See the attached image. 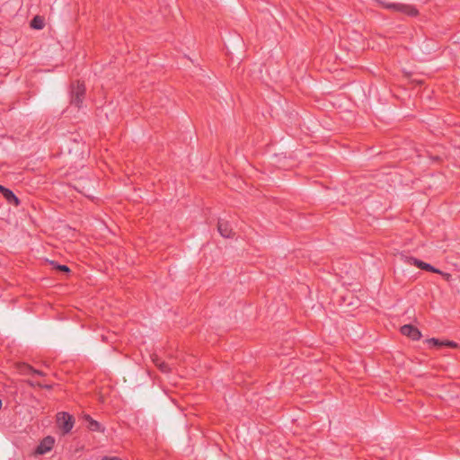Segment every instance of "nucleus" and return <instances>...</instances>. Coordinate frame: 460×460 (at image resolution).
Instances as JSON below:
<instances>
[{"instance_id": "1", "label": "nucleus", "mask_w": 460, "mask_h": 460, "mask_svg": "<svg viewBox=\"0 0 460 460\" xmlns=\"http://www.w3.org/2000/svg\"><path fill=\"white\" fill-rule=\"evenodd\" d=\"M85 94V86L83 83L77 81L71 86V103L76 107H81Z\"/></svg>"}, {"instance_id": "2", "label": "nucleus", "mask_w": 460, "mask_h": 460, "mask_svg": "<svg viewBox=\"0 0 460 460\" xmlns=\"http://www.w3.org/2000/svg\"><path fill=\"white\" fill-rule=\"evenodd\" d=\"M57 423L59 429H62L64 434L69 433L74 427V418L67 412H59L57 415Z\"/></svg>"}, {"instance_id": "3", "label": "nucleus", "mask_w": 460, "mask_h": 460, "mask_svg": "<svg viewBox=\"0 0 460 460\" xmlns=\"http://www.w3.org/2000/svg\"><path fill=\"white\" fill-rule=\"evenodd\" d=\"M386 8L404 13L408 16H415L418 14L417 9L410 4L392 3L385 5Z\"/></svg>"}, {"instance_id": "4", "label": "nucleus", "mask_w": 460, "mask_h": 460, "mask_svg": "<svg viewBox=\"0 0 460 460\" xmlns=\"http://www.w3.org/2000/svg\"><path fill=\"white\" fill-rule=\"evenodd\" d=\"M401 332L404 336L411 338L412 341H419L421 337V332L411 324H405L401 327Z\"/></svg>"}, {"instance_id": "5", "label": "nucleus", "mask_w": 460, "mask_h": 460, "mask_svg": "<svg viewBox=\"0 0 460 460\" xmlns=\"http://www.w3.org/2000/svg\"><path fill=\"white\" fill-rule=\"evenodd\" d=\"M55 443L54 438L48 436L45 438L42 439V441L40 443V445L36 448V453L39 455H44L48 452H49Z\"/></svg>"}, {"instance_id": "6", "label": "nucleus", "mask_w": 460, "mask_h": 460, "mask_svg": "<svg viewBox=\"0 0 460 460\" xmlns=\"http://www.w3.org/2000/svg\"><path fill=\"white\" fill-rule=\"evenodd\" d=\"M408 262L410 264H412V265L418 267L419 269H421V270H424L427 271H430V272L442 274V272L439 270L434 268L432 265L426 263V262H424L420 260H418L416 258H413V257L408 258Z\"/></svg>"}, {"instance_id": "7", "label": "nucleus", "mask_w": 460, "mask_h": 460, "mask_svg": "<svg viewBox=\"0 0 460 460\" xmlns=\"http://www.w3.org/2000/svg\"><path fill=\"white\" fill-rule=\"evenodd\" d=\"M217 230L221 236H223L224 238H231L234 235L233 229L229 222L224 219L218 220Z\"/></svg>"}, {"instance_id": "8", "label": "nucleus", "mask_w": 460, "mask_h": 460, "mask_svg": "<svg viewBox=\"0 0 460 460\" xmlns=\"http://www.w3.org/2000/svg\"><path fill=\"white\" fill-rule=\"evenodd\" d=\"M0 193L4 196V198L6 199L8 203L13 204L15 206H18L20 204L19 199L10 189L0 185Z\"/></svg>"}, {"instance_id": "9", "label": "nucleus", "mask_w": 460, "mask_h": 460, "mask_svg": "<svg viewBox=\"0 0 460 460\" xmlns=\"http://www.w3.org/2000/svg\"><path fill=\"white\" fill-rule=\"evenodd\" d=\"M84 419L87 429L91 431L104 432V428L90 415H84Z\"/></svg>"}, {"instance_id": "10", "label": "nucleus", "mask_w": 460, "mask_h": 460, "mask_svg": "<svg viewBox=\"0 0 460 460\" xmlns=\"http://www.w3.org/2000/svg\"><path fill=\"white\" fill-rule=\"evenodd\" d=\"M152 360L154 364L163 372V373H169L172 371V367L162 360L157 355L152 356Z\"/></svg>"}, {"instance_id": "11", "label": "nucleus", "mask_w": 460, "mask_h": 460, "mask_svg": "<svg viewBox=\"0 0 460 460\" xmlns=\"http://www.w3.org/2000/svg\"><path fill=\"white\" fill-rule=\"evenodd\" d=\"M20 370L24 375H31H31H38V376H45V374L42 371L35 369L31 366L27 365V364H23L20 367Z\"/></svg>"}, {"instance_id": "12", "label": "nucleus", "mask_w": 460, "mask_h": 460, "mask_svg": "<svg viewBox=\"0 0 460 460\" xmlns=\"http://www.w3.org/2000/svg\"><path fill=\"white\" fill-rule=\"evenodd\" d=\"M31 27L36 30H41L44 27V20L40 16H35L31 22Z\"/></svg>"}, {"instance_id": "13", "label": "nucleus", "mask_w": 460, "mask_h": 460, "mask_svg": "<svg viewBox=\"0 0 460 460\" xmlns=\"http://www.w3.org/2000/svg\"><path fill=\"white\" fill-rule=\"evenodd\" d=\"M427 341L429 344H431L436 347H441L444 344V341H439L438 339L435 338L429 339Z\"/></svg>"}, {"instance_id": "14", "label": "nucleus", "mask_w": 460, "mask_h": 460, "mask_svg": "<svg viewBox=\"0 0 460 460\" xmlns=\"http://www.w3.org/2000/svg\"><path fill=\"white\" fill-rule=\"evenodd\" d=\"M29 384L31 386L37 385V386L43 387V388H46V389H50L52 387L50 385H41L40 383L29 382Z\"/></svg>"}, {"instance_id": "15", "label": "nucleus", "mask_w": 460, "mask_h": 460, "mask_svg": "<svg viewBox=\"0 0 460 460\" xmlns=\"http://www.w3.org/2000/svg\"><path fill=\"white\" fill-rule=\"evenodd\" d=\"M443 346H447V347H450V348H456L457 344L455 341H444Z\"/></svg>"}, {"instance_id": "16", "label": "nucleus", "mask_w": 460, "mask_h": 460, "mask_svg": "<svg viewBox=\"0 0 460 460\" xmlns=\"http://www.w3.org/2000/svg\"><path fill=\"white\" fill-rule=\"evenodd\" d=\"M60 271H63V272H69L70 270L69 268L66 266V265H58L57 267Z\"/></svg>"}, {"instance_id": "17", "label": "nucleus", "mask_w": 460, "mask_h": 460, "mask_svg": "<svg viewBox=\"0 0 460 460\" xmlns=\"http://www.w3.org/2000/svg\"><path fill=\"white\" fill-rule=\"evenodd\" d=\"M102 460H121V459L117 456H104L102 458Z\"/></svg>"}]
</instances>
